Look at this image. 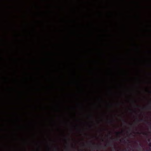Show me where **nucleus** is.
Returning <instances> with one entry per match:
<instances>
[{"label":"nucleus","instance_id":"9d476101","mask_svg":"<svg viewBox=\"0 0 151 151\" xmlns=\"http://www.w3.org/2000/svg\"><path fill=\"white\" fill-rule=\"evenodd\" d=\"M64 123L65 124H67L68 123V122H64Z\"/></svg>","mask_w":151,"mask_h":151},{"label":"nucleus","instance_id":"f8f14e48","mask_svg":"<svg viewBox=\"0 0 151 151\" xmlns=\"http://www.w3.org/2000/svg\"><path fill=\"white\" fill-rule=\"evenodd\" d=\"M116 151H120L119 150H116ZM120 151H122V150H121Z\"/></svg>","mask_w":151,"mask_h":151},{"label":"nucleus","instance_id":"2eb2a0df","mask_svg":"<svg viewBox=\"0 0 151 151\" xmlns=\"http://www.w3.org/2000/svg\"><path fill=\"white\" fill-rule=\"evenodd\" d=\"M150 150H151V149H150Z\"/></svg>","mask_w":151,"mask_h":151},{"label":"nucleus","instance_id":"7ed1b4c3","mask_svg":"<svg viewBox=\"0 0 151 151\" xmlns=\"http://www.w3.org/2000/svg\"><path fill=\"white\" fill-rule=\"evenodd\" d=\"M121 120L123 124L125 125L127 124V122L125 119L122 118Z\"/></svg>","mask_w":151,"mask_h":151},{"label":"nucleus","instance_id":"9b49d317","mask_svg":"<svg viewBox=\"0 0 151 151\" xmlns=\"http://www.w3.org/2000/svg\"><path fill=\"white\" fill-rule=\"evenodd\" d=\"M57 150V148H55V150Z\"/></svg>","mask_w":151,"mask_h":151},{"label":"nucleus","instance_id":"39448f33","mask_svg":"<svg viewBox=\"0 0 151 151\" xmlns=\"http://www.w3.org/2000/svg\"><path fill=\"white\" fill-rule=\"evenodd\" d=\"M33 124V122H29V124Z\"/></svg>","mask_w":151,"mask_h":151},{"label":"nucleus","instance_id":"423d86ee","mask_svg":"<svg viewBox=\"0 0 151 151\" xmlns=\"http://www.w3.org/2000/svg\"><path fill=\"white\" fill-rule=\"evenodd\" d=\"M18 120V121L19 122H21V119H19Z\"/></svg>","mask_w":151,"mask_h":151},{"label":"nucleus","instance_id":"20e7f679","mask_svg":"<svg viewBox=\"0 0 151 151\" xmlns=\"http://www.w3.org/2000/svg\"><path fill=\"white\" fill-rule=\"evenodd\" d=\"M89 145H93V146H95V144L94 143H93L92 142H91L89 144Z\"/></svg>","mask_w":151,"mask_h":151},{"label":"nucleus","instance_id":"f03ea898","mask_svg":"<svg viewBox=\"0 0 151 151\" xmlns=\"http://www.w3.org/2000/svg\"><path fill=\"white\" fill-rule=\"evenodd\" d=\"M107 123L109 124H112L114 122V119H107L106 120Z\"/></svg>","mask_w":151,"mask_h":151},{"label":"nucleus","instance_id":"4468645a","mask_svg":"<svg viewBox=\"0 0 151 151\" xmlns=\"http://www.w3.org/2000/svg\"><path fill=\"white\" fill-rule=\"evenodd\" d=\"M148 151V150H147V151Z\"/></svg>","mask_w":151,"mask_h":151},{"label":"nucleus","instance_id":"ddd939ff","mask_svg":"<svg viewBox=\"0 0 151 151\" xmlns=\"http://www.w3.org/2000/svg\"><path fill=\"white\" fill-rule=\"evenodd\" d=\"M127 141L128 142H129V141L128 140H127Z\"/></svg>","mask_w":151,"mask_h":151},{"label":"nucleus","instance_id":"6e6552de","mask_svg":"<svg viewBox=\"0 0 151 151\" xmlns=\"http://www.w3.org/2000/svg\"><path fill=\"white\" fill-rule=\"evenodd\" d=\"M149 145L151 147V143H150Z\"/></svg>","mask_w":151,"mask_h":151},{"label":"nucleus","instance_id":"f257e3e1","mask_svg":"<svg viewBox=\"0 0 151 151\" xmlns=\"http://www.w3.org/2000/svg\"><path fill=\"white\" fill-rule=\"evenodd\" d=\"M136 121L137 122H143L149 124H150V122H149L146 120V119H144L142 118L139 119L138 118H137L136 119Z\"/></svg>","mask_w":151,"mask_h":151},{"label":"nucleus","instance_id":"1a4fd4ad","mask_svg":"<svg viewBox=\"0 0 151 151\" xmlns=\"http://www.w3.org/2000/svg\"><path fill=\"white\" fill-rule=\"evenodd\" d=\"M52 123L54 124H55V122H54V121H53Z\"/></svg>","mask_w":151,"mask_h":151},{"label":"nucleus","instance_id":"0eeeda50","mask_svg":"<svg viewBox=\"0 0 151 151\" xmlns=\"http://www.w3.org/2000/svg\"><path fill=\"white\" fill-rule=\"evenodd\" d=\"M91 123H94V122L93 121H92L91 122Z\"/></svg>","mask_w":151,"mask_h":151}]
</instances>
